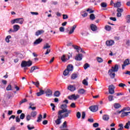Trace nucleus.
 Masks as SVG:
<instances>
[{"label":"nucleus","mask_w":130,"mask_h":130,"mask_svg":"<svg viewBox=\"0 0 130 130\" xmlns=\"http://www.w3.org/2000/svg\"><path fill=\"white\" fill-rule=\"evenodd\" d=\"M67 110H59L58 112V118L55 120V123L57 125L60 124L61 123V119L62 118H66V117H68L69 114H70V111H69L68 113H66ZM62 113H64L62 114Z\"/></svg>","instance_id":"f257e3e1"},{"label":"nucleus","mask_w":130,"mask_h":130,"mask_svg":"<svg viewBox=\"0 0 130 130\" xmlns=\"http://www.w3.org/2000/svg\"><path fill=\"white\" fill-rule=\"evenodd\" d=\"M73 70H74V66L72 64H69L67 67V69H66L63 73V76H68L69 74H70V72H73Z\"/></svg>","instance_id":"f03ea898"},{"label":"nucleus","mask_w":130,"mask_h":130,"mask_svg":"<svg viewBox=\"0 0 130 130\" xmlns=\"http://www.w3.org/2000/svg\"><path fill=\"white\" fill-rule=\"evenodd\" d=\"M32 66L31 61H22L21 64V68H26V67H31Z\"/></svg>","instance_id":"7ed1b4c3"},{"label":"nucleus","mask_w":130,"mask_h":130,"mask_svg":"<svg viewBox=\"0 0 130 130\" xmlns=\"http://www.w3.org/2000/svg\"><path fill=\"white\" fill-rule=\"evenodd\" d=\"M23 22H24V19L23 18H17L11 21V24H15V23H17V24H23Z\"/></svg>","instance_id":"20e7f679"},{"label":"nucleus","mask_w":130,"mask_h":130,"mask_svg":"<svg viewBox=\"0 0 130 130\" xmlns=\"http://www.w3.org/2000/svg\"><path fill=\"white\" fill-rule=\"evenodd\" d=\"M68 98L70 100H77V99H79V98H80V95H79L78 94H77L76 95V94H73L69 96Z\"/></svg>","instance_id":"39448f33"},{"label":"nucleus","mask_w":130,"mask_h":130,"mask_svg":"<svg viewBox=\"0 0 130 130\" xmlns=\"http://www.w3.org/2000/svg\"><path fill=\"white\" fill-rule=\"evenodd\" d=\"M130 62H129V59H126L123 61V64L122 65V70H124V68L126 67L127 66H129Z\"/></svg>","instance_id":"423d86ee"},{"label":"nucleus","mask_w":130,"mask_h":130,"mask_svg":"<svg viewBox=\"0 0 130 130\" xmlns=\"http://www.w3.org/2000/svg\"><path fill=\"white\" fill-rule=\"evenodd\" d=\"M115 87L113 85H111L109 86V93L111 95L114 94V89Z\"/></svg>","instance_id":"0eeeda50"},{"label":"nucleus","mask_w":130,"mask_h":130,"mask_svg":"<svg viewBox=\"0 0 130 130\" xmlns=\"http://www.w3.org/2000/svg\"><path fill=\"white\" fill-rule=\"evenodd\" d=\"M67 107H68L67 104H62L61 105V109H62L61 110H67V111L64 112V113H68L69 111H70V113H71V112H72V111L68 110V109H66Z\"/></svg>","instance_id":"6e6552de"},{"label":"nucleus","mask_w":130,"mask_h":130,"mask_svg":"<svg viewBox=\"0 0 130 130\" xmlns=\"http://www.w3.org/2000/svg\"><path fill=\"white\" fill-rule=\"evenodd\" d=\"M89 109L92 112H96V111H98V106L96 105L91 106L89 107Z\"/></svg>","instance_id":"1a4fd4ad"},{"label":"nucleus","mask_w":130,"mask_h":130,"mask_svg":"<svg viewBox=\"0 0 130 130\" xmlns=\"http://www.w3.org/2000/svg\"><path fill=\"white\" fill-rule=\"evenodd\" d=\"M108 73L111 79H114L115 78V73L114 71H113L112 70H109Z\"/></svg>","instance_id":"9d476101"},{"label":"nucleus","mask_w":130,"mask_h":130,"mask_svg":"<svg viewBox=\"0 0 130 130\" xmlns=\"http://www.w3.org/2000/svg\"><path fill=\"white\" fill-rule=\"evenodd\" d=\"M114 44V41L113 40H107L106 42V45L107 46H112Z\"/></svg>","instance_id":"9b49d317"},{"label":"nucleus","mask_w":130,"mask_h":130,"mask_svg":"<svg viewBox=\"0 0 130 130\" xmlns=\"http://www.w3.org/2000/svg\"><path fill=\"white\" fill-rule=\"evenodd\" d=\"M45 93H46V96H47V97H49L50 96H52V90L49 89H47L45 91Z\"/></svg>","instance_id":"f8f14e48"},{"label":"nucleus","mask_w":130,"mask_h":130,"mask_svg":"<svg viewBox=\"0 0 130 130\" xmlns=\"http://www.w3.org/2000/svg\"><path fill=\"white\" fill-rule=\"evenodd\" d=\"M68 89L71 92H74V91H76V86L75 85H70L68 86Z\"/></svg>","instance_id":"ddd939ff"},{"label":"nucleus","mask_w":130,"mask_h":130,"mask_svg":"<svg viewBox=\"0 0 130 130\" xmlns=\"http://www.w3.org/2000/svg\"><path fill=\"white\" fill-rule=\"evenodd\" d=\"M68 59H70V56L69 55L66 56V55H63L61 57V60L62 61H67V60H68Z\"/></svg>","instance_id":"4468645a"},{"label":"nucleus","mask_w":130,"mask_h":130,"mask_svg":"<svg viewBox=\"0 0 130 130\" xmlns=\"http://www.w3.org/2000/svg\"><path fill=\"white\" fill-rule=\"evenodd\" d=\"M83 57V55L82 54H79L76 55L75 57L76 60H82V58Z\"/></svg>","instance_id":"2eb2a0df"},{"label":"nucleus","mask_w":130,"mask_h":130,"mask_svg":"<svg viewBox=\"0 0 130 130\" xmlns=\"http://www.w3.org/2000/svg\"><path fill=\"white\" fill-rule=\"evenodd\" d=\"M90 28L91 30H92V31H96L98 29L97 26H96V25L93 24H91L90 25Z\"/></svg>","instance_id":"dca6fc26"},{"label":"nucleus","mask_w":130,"mask_h":130,"mask_svg":"<svg viewBox=\"0 0 130 130\" xmlns=\"http://www.w3.org/2000/svg\"><path fill=\"white\" fill-rule=\"evenodd\" d=\"M41 42H42V39L39 38L34 42V44L35 45H37V44H39V43H41Z\"/></svg>","instance_id":"f3484780"},{"label":"nucleus","mask_w":130,"mask_h":130,"mask_svg":"<svg viewBox=\"0 0 130 130\" xmlns=\"http://www.w3.org/2000/svg\"><path fill=\"white\" fill-rule=\"evenodd\" d=\"M76 28H77V25H73L72 29H70V30L69 32V34L70 35H71V34H73L74 33V31H75V29H76Z\"/></svg>","instance_id":"a211bd4d"},{"label":"nucleus","mask_w":130,"mask_h":130,"mask_svg":"<svg viewBox=\"0 0 130 130\" xmlns=\"http://www.w3.org/2000/svg\"><path fill=\"white\" fill-rule=\"evenodd\" d=\"M86 92V90L83 88L79 89L78 90V94H80L81 95H83V94L85 93Z\"/></svg>","instance_id":"6ab92c4d"},{"label":"nucleus","mask_w":130,"mask_h":130,"mask_svg":"<svg viewBox=\"0 0 130 130\" xmlns=\"http://www.w3.org/2000/svg\"><path fill=\"white\" fill-rule=\"evenodd\" d=\"M113 72H117L118 71V65L116 64L114 67H112L111 69Z\"/></svg>","instance_id":"aec40b11"},{"label":"nucleus","mask_w":130,"mask_h":130,"mask_svg":"<svg viewBox=\"0 0 130 130\" xmlns=\"http://www.w3.org/2000/svg\"><path fill=\"white\" fill-rule=\"evenodd\" d=\"M13 29L14 30V32H17L19 29H20V26L18 25L15 24L13 26Z\"/></svg>","instance_id":"412c9836"},{"label":"nucleus","mask_w":130,"mask_h":130,"mask_svg":"<svg viewBox=\"0 0 130 130\" xmlns=\"http://www.w3.org/2000/svg\"><path fill=\"white\" fill-rule=\"evenodd\" d=\"M43 33H44V30H39L36 32V36H39V35H41V34H43Z\"/></svg>","instance_id":"4be33fe9"},{"label":"nucleus","mask_w":130,"mask_h":130,"mask_svg":"<svg viewBox=\"0 0 130 130\" xmlns=\"http://www.w3.org/2000/svg\"><path fill=\"white\" fill-rule=\"evenodd\" d=\"M44 94V90L42 89H40L39 92L37 93V96H41V95H43Z\"/></svg>","instance_id":"5701e85b"},{"label":"nucleus","mask_w":130,"mask_h":130,"mask_svg":"<svg viewBox=\"0 0 130 130\" xmlns=\"http://www.w3.org/2000/svg\"><path fill=\"white\" fill-rule=\"evenodd\" d=\"M103 119L107 121L109 120V116L108 115H104L103 116Z\"/></svg>","instance_id":"b1692460"},{"label":"nucleus","mask_w":130,"mask_h":130,"mask_svg":"<svg viewBox=\"0 0 130 130\" xmlns=\"http://www.w3.org/2000/svg\"><path fill=\"white\" fill-rule=\"evenodd\" d=\"M128 113H130V112H124V111L122 112L121 117H124V116H127L128 115Z\"/></svg>","instance_id":"393cba45"},{"label":"nucleus","mask_w":130,"mask_h":130,"mask_svg":"<svg viewBox=\"0 0 130 130\" xmlns=\"http://www.w3.org/2000/svg\"><path fill=\"white\" fill-rule=\"evenodd\" d=\"M114 8H120L121 7V3L120 2H117L114 5Z\"/></svg>","instance_id":"a878e982"},{"label":"nucleus","mask_w":130,"mask_h":130,"mask_svg":"<svg viewBox=\"0 0 130 130\" xmlns=\"http://www.w3.org/2000/svg\"><path fill=\"white\" fill-rule=\"evenodd\" d=\"M78 78V74L76 73H74L71 75L72 80H75V79H77Z\"/></svg>","instance_id":"bb28decb"},{"label":"nucleus","mask_w":130,"mask_h":130,"mask_svg":"<svg viewBox=\"0 0 130 130\" xmlns=\"http://www.w3.org/2000/svg\"><path fill=\"white\" fill-rule=\"evenodd\" d=\"M114 108H116V109H118V108H120L121 107V106L118 104V103H115L114 105Z\"/></svg>","instance_id":"cd10ccee"},{"label":"nucleus","mask_w":130,"mask_h":130,"mask_svg":"<svg viewBox=\"0 0 130 130\" xmlns=\"http://www.w3.org/2000/svg\"><path fill=\"white\" fill-rule=\"evenodd\" d=\"M30 115L32 117H35V116H36V115H37V112L34 111H32L30 113Z\"/></svg>","instance_id":"c85d7f7f"},{"label":"nucleus","mask_w":130,"mask_h":130,"mask_svg":"<svg viewBox=\"0 0 130 130\" xmlns=\"http://www.w3.org/2000/svg\"><path fill=\"white\" fill-rule=\"evenodd\" d=\"M60 95V92L59 91H56L54 93V96L55 97H59Z\"/></svg>","instance_id":"c756f323"},{"label":"nucleus","mask_w":130,"mask_h":130,"mask_svg":"<svg viewBox=\"0 0 130 130\" xmlns=\"http://www.w3.org/2000/svg\"><path fill=\"white\" fill-rule=\"evenodd\" d=\"M47 48H50V45L48 43L45 44L43 47V49H47Z\"/></svg>","instance_id":"7c9ffc66"},{"label":"nucleus","mask_w":130,"mask_h":130,"mask_svg":"<svg viewBox=\"0 0 130 130\" xmlns=\"http://www.w3.org/2000/svg\"><path fill=\"white\" fill-rule=\"evenodd\" d=\"M41 120H42V115L40 114V115H39L37 122H40V121H41Z\"/></svg>","instance_id":"2f4dec72"},{"label":"nucleus","mask_w":130,"mask_h":130,"mask_svg":"<svg viewBox=\"0 0 130 130\" xmlns=\"http://www.w3.org/2000/svg\"><path fill=\"white\" fill-rule=\"evenodd\" d=\"M129 126H130V121H128V122L126 123L125 125L124 126V127L125 128L128 129V128H129Z\"/></svg>","instance_id":"473e14b6"},{"label":"nucleus","mask_w":130,"mask_h":130,"mask_svg":"<svg viewBox=\"0 0 130 130\" xmlns=\"http://www.w3.org/2000/svg\"><path fill=\"white\" fill-rule=\"evenodd\" d=\"M119 87H120V88H122L123 89L124 88V87H126V85L125 84L121 83L118 84Z\"/></svg>","instance_id":"72a5a7b5"},{"label":"nucleus","mask_w":130,"mask_h":130,"mask_svg":"<svg viewBox=\"0 0 130 130\" xmlns=\"http://www.w3.org/2000/svg\"><path fill=\"white\" fill-rule=\"evenodd\" d=\"M82 14L81 16L82 17H83L84 18H85V17H87V16H88V13L87 12H86V11H83L82 12Z\"/></svg>","instance_id":"f704fd0d"},{"label":"nucleus","mask_w":130,"mask_h":130,"mask_svg":"<svg viewBox=\"0 0 130 130\" xmlns=\"http://www.w3.org/2000/svg\"><path fill=\"white\" fill-rule=\"evenodd\" d=\"M32 84H34V85H35V86H36V87H37V88H38L39 87V81H37V82H34V81H32Z\"/></svg>","instance_id":"c9c22d12"},{"label":"nucleus","mask_w":130,"mask_h":130,"mask_svg":"<svg viewBox=\"0 0 130 130\" xmlns=\"http://www.w3.org/2000/svg\"><path fill=\"white\" fill-rule=\"evenodd\" d=\"M113 98L114 96L112 95H109L108 97L109 101L110 102L113 101V100H114Z\"/></svg>","instance_id":"e433bc0d"},{"label":"nucleus","mask_w":130,"mask_h":130,"mask_svg":"<svg viewBox=\"0 0 130 130\" xmlns=\"http://www.w3.org/2000/svg\"><path fill=\"white\" fill-rule=\"evenodd\" d=\"M101 6L102 8H106L107 7V4L105 2H103L101 3Z\"/></svg>","instance_id":"4c0bfd02"},{"label":"nucleus","mask_w":130,"mask_h":130,"mask_svg":"<svg viewBox=\"0 0 130 130\" xmlns=\"http://www.w3.org/2000/svg\"><path fill=\"white\" fill-rule=\"evenodd\" d=\"M37 69H38L37 67L34 66L31 67L30 69V73H33L35 71V70H37Z\"/></svg>","instance_id":"58836bf2"},{"label":"nucleus","mask_w":130,"mask_h":130,"mask_svg":"<svg viewBox=\"0 0 130 130\" xmlns=\"http://www.w3.org/2000/svg\"><path fill=\"white\" fill-rule=\"evenodd\" d=\"M105 29L107 30V31H110V30H111V27L109 25H106Z\"/></svg>","instance_id":"ea45409f"},{"label":"nucleus","mask_w":130,"mask_h":130,"mask_svg":"<svg viewBox=\"0 0 130 130\" xmlns=\"http://www.w3.org/2000/svg\"><path fill=\"white\" fill-rule=\"evenodd\" d=\"M27 101L28 100L26 99H23L20 102L19 104L21 105V104H23V103H25V102H27Z\"/></svg>","instance_id":"a19ab883"},{"label":"nucleus","mask_w":130,"mask_h":130,"mask_svg":"<svg viewBox=\"0 0 130 130\" xmlns=\"http://www.w3.org/2000/svg\"><path fill=\"white\" fill-rule=\"evenodd\" d=\"M12 38V37L11 36H8L6 38V41L7 42V43H9L10 42V39Z\"/></svg>","instance_id":"79ce46f5"},{"label":"nucleus","mask_w":130,"mask_h":130,"mask_svg":"<svg viewBox=\"0 0 130 130\" xmlns=\"http://www.w3.org/2000/svg\"><path fill=\"white\" fill-rule=\"evenodd\" d=\"M82 84L85 86H88V81L86 79H84L82 81Z\"/></svg>","instance_id":"37998d69"},{"label":"nucleus","mask_w":130,"mask_h":130,"mask_svg":"<svg viewBox=\"0 0 130 130\" xmlns=\"http://www.w3.org/2000/svg\"><path fill=\"white\" fill-rule=\"evenodd\" d=\"M31 117H32V116L30 115H27L26 116V119L27 121H29V120H31Z\"/></svg>","instance_id":"c03bdc74"},{"label":"nucleus","mask_w":130,"mask_h":130,"mask_svg":"<svg viewBox=\"0 0 130 130\" xmlns=\"http://www.w3.org/2000/svg\"><path fill=\"white\" fill-rule=\"evenodd\" d=\"M6 90H7V91H11V90H13V89H12V85H9L7 86V87L6 88Z\"/></svg>","instance_id":"a18cd8bd"},{"label":"nucleus","mask_w":130,"mask_h":130,"mask_svg":"<svg viewBox=\"0 0 130 130\" xmlns=\"http://www.w3.org/2000/svg\"><path fill=\"white\" fill-rule=\"evenodd\" d=\"M88 68H90V65L88 63H86L84 66V70H87Z\"/></svg>","instance_id":"49530a36"},{"label":"nucleus","mask_w":130,"mask_h":130,"mask_svg":"<svg viewBox=\"0 0 130 130\" xmlns=\"http://www.w3.org/2000/svg\"><path fill=\"white\" fill-rule=\"evenodd\" d=\"M90 20H95V15H94V14H91L90 15Z\"/></svg>","instance_id":"de8ad7c7"},{"label":"nucleus","mask_w":130,"mask_h":130,"mask_svg":"<svg viewBox=\"0 0 130 130\" xmlns=\"http://www.w3.org/2000/svg\"><path fill=\"white\" fill-rule=\"evenodd\" d=\"M129 110H130V108L129 107H126V108H124L122 110V111H129Z\"/></svg>","instance_id":"09e8293b"},{"label":"nucleus","mask_w":130,"mask_h":130,"mask_svg":"<svg viewBox=\"0 0 130 130\" xmlns=\"http://www.w3.org/2000/svg\"><path fill=\"white\" fill-rule=\"evenodd\" d=\"M117 12L118 13H122L123 12V9L122 8H117Z\"/></svg>","instance_id":"8fccbe9b"},{"label":"nucleus","mask_w":130,"mask_h":130,"mask_svg":"<svg viewBox=\"0 0 130 130\" xmlns=\"http://www.w3.org/2000/svg\"><path fill=\"white\" fill-rule=\"evenodd\" d=\"M76 116L78 119L81 118V113L80 112H78L76 114Z\"/></svg>","instance_id":"3c124183"},{"label":"nucleus","mask_w":130,"mask_h":130,"mask_svg":"<svg viewBox=\"0 0 130 130\" xmlns=\"http://www.w3.org/2000/svg\"><path fill=\"white\" fill-rule=\"evenodd\" d=\"M86 12H88L89 14H92V13H94V11L92 10V9L88 8L86 10Z\"/></svg>","instance_id":"603ef678"},{"label":"nucleus","mask_w":130,"mask_h":130,"mask_svg":"<svg viewBox=\"0 0 130 130\" xmlns=\"http://www.w3.org/2000/svg\"><path fill=\"white\" fill-rule=\"evenodd\" d=\"M27 127L28 129H29V130L34 129V128H35V127H34V126H32L31 127H30V125H28L27 126Z\"/></svg>","instance_id":"864d4df0"},{"label":"nucleus","mask_w":130,"mask_h":130,"mask_svg":"<svg viewBox=\"0 0 130 130\" xmlns=\"http://www.w3.org/2000/svg\"><path fill=\"white\" fill-rule=\"evenodd\" d=\"M50 105L51 107H52V109L53 111H54V110H55V105H54L53 103H51Z\"/></svg>","instance_id":"5fc2aeb1"},{"label":"nucleus","mask_w":130,"mask_h":130,"mask_svg":"<svg viewBox=\"0 0 130 130\" xmlns=\"http://www.w3.org/2000/svg\"><path fill=\"white\" fill-rule=\"evenodd\" d=\"M96 59H97L98 62H102V61H103V60L102 59V58H101V57H98Z\"/></svg>","instance_id":"6e6d98bb"},{"label":"nucleus","mask_w":130,"mask_h":130,"mask_svg":"<svg viewBox=\"0 0 130 130\" xmlns=\"http://www.w3.org/2000/svg\"><path fill=\"white\" fill-rule=\"evenodd\" d=\"M20 119H24L25 118V114L21 113L20 116Z\"/></svg>","instance_id":"4d7b16f0"},{"label":"nucleus","mask_w":130,"mask_h":130,"mask_svg":"<svg viewBox=\"0 0 130 130\" xmlns=\"http://www.w3.org/2000/svg\"><path fill=\"white\" fill-rule=\"evenodd\" d=\"M86 117V113L85 112H82V118L84 119Z\"/></svg>","instance_id":"13d9d810"},{"label":"nucleus","mask_w":130,"mask_h":130,"mask_svg":"<svg viewBox=\"0 0 130 130\" xmlns=\"http://www.w3.org/2000/svg\"><path fill=\"white\" fill-rule=\"evenodd\" d=\"M70 107H72V108H76V104L72 103L70 105Z\"/></svg>","instance_id":"bf43d9fd"},{"label":"nucleus","mask_w":130,"mask_h":130,"mask_svg":"<svg viewBox=\"0 0 130 130\" xmlns=\"http://www.w3.org/2000/svg\"><path fill=\"white\" fill-rule=\"evenodd\" d=\"M73 47L74 48V49H76V50H77V52H79V50H80V49H79V47L78 46L73 45Z\"/></svg>","instance_id":"052dcab7"},{"label":"nucleus","mask_w":130,"mask_h":130,"mask_svg":"<svg viewBox=\"0 0 130 130\" xmlns=\"http://www.w3.org/2000/svg\"><path fill=\"white\" fill-rule=\"evenodd\" d=\"M63 19L66 20V19H69V16L67 14H63Z\"/></svg>","instance_id":"680f3d73"},{"label":"nucleus","mask_w":130,"mask_h":130,"mask_svg":"<svg viewBox=\"0 0 130 130\" xmlns=\"http://www.w3.org/2000/svg\"><path fill=\"white\" fill-rule=\"evenodd\" d=\"M59 31L60 32H64V27H63V26L60 27Z\"/></svg>","instance_id":"e2e57ef3"},{"label":"nucleus","mask_w":130,"mask_h":130,"mask_svg":"<svg viewBox=\"0 0 130 130\" xmlns=\"http://www.w3.org/2000/svg\"><path fill=\"white\" fill-rule=\"evenodd\" d=\"M50 51H51L50 49H47L46 50V52L45 53V55H47V54H49Z\"/></svg>","instance_id":"0e129e2a"},{"label":"nucleus","mask_w":130,"mask_h":130,"mask_svg":"<svg viewBox=\"0 0 130 130\" xmlns=\"http://www.w3.org/2000/svg\"><path fill=\"white\" fill-rule=\"evenodd\" d=\"M93 127H98L99 126V124L98 123H94L93 124Z\"/></svg>","instance_id":"69168bd1"},{"label":"nucleus","mask_w":130,"mask_h":130,"mask_svg":"<svg viewBox=\"0 0 130 130\" xmlns=\"http://www.w3.org/2000/svg\"><path fill=\"white\" fill-rule=\"evenodd\" d=\"M126 20H127V23H130V15H128L126 17Z\"/></svg>","instance_id":"338daca9"},{"label":"nucleus","mask_w":130,"mask_h":130,"mask_svg":"<svg viewBox=\"0 0 130 130\" xmlns=\"http://www.w3.org/2000/svg\"><path fill=\"white\" fill-rule=\"evenodd\" d=\"M16 122H20L21 121V119L19 118V116L16 117Z\"/></svg>","instance_id":"774afa93"}]
</instances>
